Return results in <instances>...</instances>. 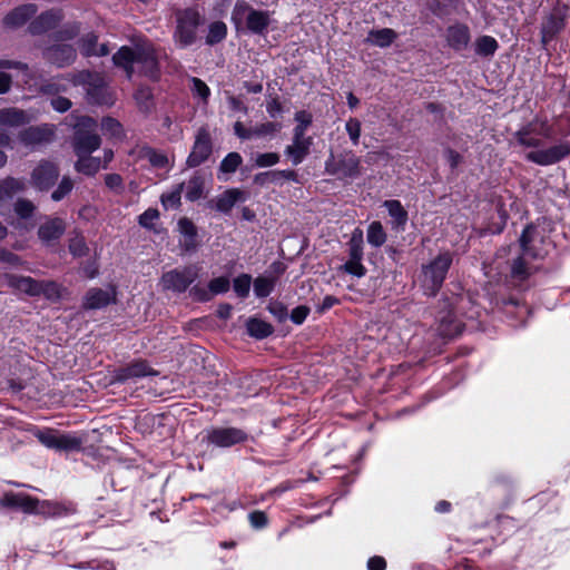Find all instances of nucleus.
<instances>
[{
	"instance_id": "55",
	"label": "nucleus",
	"mask_w": 570,
	"mask_h": 570,
	"mask_svg": "<svg viewBox=\"0 0 570 570\" xmlns=\"http://www.w3.org/2000/svg\"><path fill=\"white\" fill-rule=\"evenodd\" d=\"M208 287H209L210 294L214 296V295L224 294V293L228 292L229 287H230V283L227 277L220 276V277L213 278L208 283Z\"/></svg>"
},
{
	"instance_id": "16",
	"label": "nucleus",
	"mask_w": 570,
	"mask_h": 570,
	"mask_svg": "<svg viewBox=\"0 0 570 570\" xmlns=\"http://www.w3.org/2000/svg\"><path fill=\"white\" fill-rule=\"evenodd\" d=\"M158 375L147 361L137 360L115 371L114 381L125 383L129 380Z\"/></svg>"
},
{
	"instance_id": "40",
	"label": "nucleus",
	"mask_w": 570,
	"mask_h": 570,
	"mask_svg": "<svg viewBox=\"0 0 570 570\" xmlns=\"http://www.w3.org/2000/svg\"><path fill=\"white\" fill-rule=\"evenodd\" d=\"M24 183L20 179L9 177L0 183V203L13 197L14 194L23 190Z\"/></svg>"
},
{
	"instance_id": "62",
	"label": "nucleus",
	"mask_w": 570,
	"mask_h": 570,
	"mask_svg": "<svg viewBox=\"0 0 570 570\" xmlns=\"http://www.w3.org/2000/svg\"><path fill=\"white\" fill-rule=\"evenodd\" d=\"M308 314H309V308L305 305H299L292 309L289 318L294 324L301 325L304 323V321L306 320Z\"/></svg>"
},
{
	"instance_id": "34",
	"label": "nucleus",
	"mask_w": 570,
	"mask_h": 570,
	"mask_svg": "<svg viewBox=\"0 0 570 570\" xmlns=\"http://www.w3.org/2000/svg\"><path fill=\"white\" fill-rule=\"evenodd\" d=\"M242 163L243 158L238 153L232 151L227 154L220 161L218 168V179L226 181L227 177H225L224 175L234 174L237 170V168L242 165Z\"/></svg>"
},
{
	"instance_id": "9",
	"label": "nucleus",
	"mask_w": 570,
	"mask_h": 570,
	"mask_svg": "<svg viewBox=\"0 0 570 570\" xmlns=\"http://www.w3.org/2000/svg\"><path fill=\"white\" fill-rule=\"evenodd\" d=\"M520 246L521 253H523L524 256L539 259L548 255L551 243L543 230L533 225H529L520 236Z\"/></svg>"
},
{
	"instance_id": "58",
	"label": "nucleus",
	"mask_w": 570,
	"mask_h": 570,
	"mask_svg": "<svg viewBox=\"0 0 570 570\" xmlns=\"http://www.w3.org/2000/svg\"><path fill=\"white\" fill-rule=\"evenodd\" d=\"M159 213L155 208H148L145 210L138 218L139 225L151 229L155 225V222L158 219Z\"/></svg>"
},
{
	"instance_id": "47",
	"label": "nucleus",
	"mask_w": 570,
	"mask_h": 570,
	"mask_svg": "<svg viewBox=\"0 0 570 570\" xmlns=\"http://www.w3.org/2000/svg\"><path fill=\"white\" fill-rule=\"evenodd\" d=\"M275 281L269 277L259 276L254 281V293L257 297H267L274 289Z\"/></svg>"
},
{
	"instance_id": "59",
	"label": "nucleus",
	"mask_w": 570,
	"mask_h": 570,
	"mask_svg": "<svg viewBox=\"0 0 570 570\" xmlns=\"http://www.w3.org/2000/svg\"><path fill=\"white\" fill-rule=\"evenodd\" d=\"M105 184L110 190H112L116 194H122L125 189L122 178L118 174L106 175Z\"/></svg>"
},
{
	"instance_id": "38",
	"label": "nucleus",
	"mask_w": 570,
	"mask_h": 570,
	"mask_svg": "<svg viewBox=\"0 0 570 570\" xmlns=\"http://www.w3.org/2000/svg\"><path fill=\"white\" fill-rule=\"evenodd\" d=\"M498 48V41L491 36H481L474 42L475 53L481 57H492Z\"/></svg>"
},
{
	"instance_id": "20",
	"label": "nucleus",
	"mask_w": 570,
	"mask_h": 570,
	"mask_svg": "<svg viewBox=\"0 0 570 570\" xmlns=\"http://www.w3.org/2000/svg\"><path fill=\"white\" fill-rule=\"evenodd\" d=\"M45 57L49 62L62 68L71 65L75 61L77 53L72 46L57 43L45 51Z\"/></svg>"
},
{
	"instance_id": "42",
	"label": "nucleus",
	"mask_w": 570,
	"mask_h": 570,
	"mask_svg": "<svg viewBox=\"0 0 570 570\" xmlns=\"http://www.w3.org/2000/svg\"><path fill=\"white\" fill-rule=\"evenodd\" d=\"M184 184H177L169 191L161 195V204L166 209H176L180 205Z\"/></svg>"
},
{
	"instance_id": "25",
	"label": "nucleus",
	"mask_w": 570,
	"mask_h": 570,
	"mask_svg": "<svg viewBox=\"0 0 570 570\" xmlns=\"http://www.w3.org/2000/svg\"><path fill=\"white\" fill-rule=\"evenodd\" d=\"M32 116L18 108H3L0 110V126L16 128L32 120Z\"/></svg>"
},
{
	"instance_id": "46",
	"label": "nucleus",
	"mask_w": 570,
	"mask_h": 570,
	"mask_svg": "<svg viewBox=\"0 0 570 570\" xmlns=\"http://www.w3.org/2000/svg\"><path fill=\"white\" fill-rule=\"evenodd\" d=\"M563 28V20L558 17H550L542 27V42L550 41Z\"/></svg>"
},
{
	"instance_id": "36",
	"label": "nucleus",
	"mask_w": 570,
	"mask_h": 570,
	"mask_svg": "<svg viewBox=\"0 0 570 570\" xmlns=\"http://www.w3.org/2000/svg\"><path fill=\"white\" fill-rule=\"evenodd\" d=\"M78 160L75 164V168L78 173L87 176H94L99 171L101 167L100 158L92 157L90 155H77Z\"/></svg>"
},
{
	"instance_id": "39",
	"label": "nucleus",
	"mask_w": 570,
	"mask_h": 570,
	"mask_svg": "<svg viewBox=\"0 0 570 570\" xmlns=\"http://www.w3.org/2000/svg\"><path fill=\"white\" fill-rule=\"evenodd\" d=\"M387 235L380 222H372L367 227L366 240L372 247H381L386 242Z\"/></svg>"
},
{
	"instance_id": "41",
	"label": "nucleus",
	"mask_w": 570,
	"mask_h": 570,
	"mask_svg": "<svg viewBox=\"0 0 570 570\" xmlns=\"http://www.w3.org/2000/svg\"><path fill=\"white\" fill-rule=\"evenodd\" d=\"M527 258L529 257L521 253V255L512 261L510 275L513 279L522 282L529 277L531 271L528 266Z\"/></svg>"
},
{
	"instance_id": "12",
	"label": "nucleus",
	"mask_w": 570,
	"mask_h": 570,
	"mask_svg": "<svg viewBox=\"0 0 570 570\" xmlns=\"http://www.w3.org/2000/svg\"><path fill=\"white\" fill-rule=\"evenodd\" d=\"M197 265L186 266L183 269H171L163 274L160 284L164 289L175 293H184L193 284L199 274Z\"/></svg>"
},
{
	"instance_id": "28",
	"label": "nucleus",
	"mask_w": 570,
	"mask_h": 570,
	"mask_svg": "<svg viewBox=\"0 0 570 570\" xmlns=\"http://www.w3.org/2000/svg\"><path fill=\"white\" fill-rule=\"evenodd\" d=\"M138 156L142 160H147L154 168L170 169L171 167L168 156L164 151L154 149L151 147L140 148Z\"/></svg>"
},
{
	"instance_id": "57",
	"label": "nucleus",
	"mask_w": 570,
	"mask_h": 570,
	"mask_svg": "<svg viewBox=\"0 0 570 570\" xmlns=\"http://www.w3.org/2000/svg\"><path fill=\"white\" fill-rule=\"evenodd\" d=\"M272 184H282L284 180L298 183V175L292 169L272 170Z\"/></svg>"
},
{
	"instance_id": "8",
	"label": "nucleus",
	"mask_w": 570,
	"mask_h": 570,
	"mask_svg": "<svg viewBox=\"0 0 570 570\" xmlns=\"http://www.w3.org/2000/svg\"><path fill=\"white\" fill-rule=\"evenodd\" d=\"M364 237L363 230L355 228L347 242V261L341 266V269L346 274L361 278L366 274V267L363 265L364 256Z\"/></svg>"
},
{
	"instance_id": "43",
	"label": "nucleus",
	"mask_w": 570,
	"mask_h": 570,
	"mask_svg": "<svg viewBox=\"0 0 570 570\" xmlns=\"http://www.w3.org/2000/svg\"><path fill=\"white\" fill-rule=\"evenodd\" d=\"M190 91L194 97L198 98L202 105L206 106L210 96L209 87L199 78H190Z\"/></svg>"
},
{
	"instance_id": "32",
	"label": "nucleus",
	"mask_w": 570,
	"mask_h": 570,
	"mask_svg": "<svg viewBox=\"0 0 570 570\" xmlns=\"http://www.w3.org/2000/svg\"><path fill=\"white\" fill-rule=\"evenodd\" d=\"M383 206L387 209L389 215L393 219V227L397 229L403 228L407 222V213L401 202L396 199L385 200Z\"/></svg>"
},
{
	"instance_id": "60",
	"label": "nucleus",
	"mask_w": 570,
	"mask_h": 570,
	"mask_svg": "<svg viewBox=\"0 0 570 570\" xmlns=\"http://www.w3.org/2000/svg\"><path fill=\"white\" fill-rule=\"evenodd\" d=\"M69 250L73 256H83L87 254V245L82 237H73L69 243Z\"/></svg>"
},
{
	"instance_id": "4",
	"label": "nucleus",
	"mask_w": 570,
	"mask_h": 570,
	"mask_svg": "<svg viewBox=\"0 0 570 570\" xmlns=\"http://www.w3.org/2000/svg\"><path fill=\"white\" fill-rule=\"evenodd\" d=\"M452 263V253L445 250L421 266L417 283L424 295L435 296L439 293Z\"/></svg>"
},
{
	"instance_id": "5",
	"label": "nucleus",
	"mask_w": 570,
	"mask_h": 570,
	"mask_svg": "<svg viewBox=\"0 0 570 570\" xmlns=\"http://www.w3.org/2000/svg\"><path fill=\"white\" fill-rule=\"evenodd\" d=\"M29 432L47 449L55 451H77L82 440L73 433H63L50 428L32 426Z\"/></svg>"
},
{
	"instance_id": "17",
	"label": "nucleus",
	"mask_w": 570,
	"mask_h": 570,
	"mask_svg": "<svg viewBox=\"0 0 570 570\" xmlns=\"http://www.w3.org/2000/svg\"><path fill=\"white\" fill-rule=\"evenodd\" d=\"M59 177L57 166L50 161H41L32 171L31 183L39 190H48Z\"/></svg>"
},
{
	"instance_id": "22",
	"label": "nucleus",
	"mask_w": 570,
	"mask_h": 570,
	"mask_svg": "<svg viewBox=\"0 0 570 570\" xmlns=\"http://www.w3.org/2000/svg\"><path fill=\"white\" fill-rule=\"evenodd\" d=\"M66 230V223L59 217H48L38 228L39 239L43 244L58 240Z\"/></svg>"
},
{
	"instance_id": "27",
	"label": "nucleus",
	"mask_w": 570,
	"mask_h": 570,
	"mask_svg": "<svg viewBox=\"0 0 570 570\" xmlns=\"http://www.w3.org/2000/svg\"><path fill=\"white\" fill-rule=\"evenodd\" d=\"M37 12V7L32 3L23 4L10 13H8L3 20L4 24L9 28H18L22 26L30 17Z\"/></svg>"
},
{
	"instance_id": "23",
	"label": "nucleus",
	"mask_w": 570,
	"mask_h": 570,
	"mask_svg": "<svg viewBox=\"0 0 570 570\" xmlns=\"http://www.w3.org/2000/svg\"><path fill=\"white\" fill-rule=\"evenodd\" d=\"M116 292L112 287L91 288L87 292L83 306L88 309L104 308L115 301Z\"/></svg>"
},
{
	"instance_id": "11",
	"label": "nucleus",
	"mask_w": 570,
	"mask_h": 570,
	"mask_svg": "<svg viewBox=\"0 0 570 570\" xmlns=\"http://www.w3.org/2000/svg\"><path fill=\"white\" fill-rule=\"evenodd\" d=\"M360 158L352 151L340 154L337 156L331 154L325 161V171L340 179H353L360 175Z\"/></svg>"
},
{
	"instance_id": "3",
	"label": "nucleus",
	"mask_w": 570,
	"mask_h": 570,
	"mask_svg": "<svg viewBox=\"0 0 570 570\" xmlns=\"http://www.w3.org/2000/svg\"><path fill=\"white\" fill-rule=\"evenodd\" d=\"M0 507L20 510L24 513H41L50 517L68 515L75 511L71 505L39 501L23 492H8L0 497Z\"/></svg>"
},
{
	"instance_id": "64",
	"label": "nucleus",
	"mask_w": 570,
	"mask_h": 570,
	"mask_svg": "<svg viewBox=\"0 0 570 570\" xmlns=\"http://www.w3.org/2000/svg\"><path fill=\"white\" fill-rule=\"evenodd\" d=\"M248 520L254 529H263L267 525V515L263 511L250 512Z\"/></svg>"
},
{
	"instance_id": "54",
	"label": "nucleus",
	"mask_w": 570,
	"mask_h": 570,
	"mask_svg": "<svg viewBox=\"0 0 570 570\" xmlns=\"http://www.w3.org/2000/svg\"><path fill=\"white\" fill-rule=\"evenodd\" d=\"M35 209V205L28 199H18L14 204V212L21 219L30 218Z\"/></svg>"
},
{
	"instance_id": "48",
	"label": "nucleus",
	"mask_w": 570,
	"mask_h": 570,
	"mask_svg": "<svg viewBox=\"0 0 570 570\" xmlns=\"http://www.w3.org/2000/svg\"><path fill=\"white\" fill-rule=\"evenodd\" d=\"M282 126L278 122L267 121L259 124L253 128V138L272 137L281 130Z\"/></svg>"
},
{
	"instance_id": "37",
	"label": "nucleus",
	"mask_w": 570,
	"mask_h": 570,
	"mask_svg": "<svg viewBox=\"0 0 570 570\" xmlns=\"http://www.w3.org/2000/svg\"><path fill=\"white\" fill-rule=\"evenodd\" d=\"M135 100L138 109L142 114H150L155 108L154 95L150 88L139 87L135 94Z\"/></svg>"
},
{
	"instance_id": "49",
	"label": "nucleus",
	"mask_w": 570,
	"mask_h": 570,
	"mask_svg": "<svg viewBox=\"0 0 570 570\" xmlns=\"http://www.w3.org/2000/svg\"><path fill=\"white\" fill-rule=\"evenodd\" d=\"M101 130L104 135L111 138H120L122 136L121 124L111 117H106L101 120Z\"/></svg>"
},
{
	"instance_id": "26",
	"label": "nucleus",
	"mask_w": 570,
	"mask_h": 570,
	"mask_svg": "<svg viewBox=\"0 0 570 570\" xmlns=\"http://www.w3.org/2000/svg\"><path fill=\"white\" fill-rule=\"evenodd\" d=\"M60 11L50 10L42 14H40L36 20H33L29 30L32 35H39L46 32L53 28L61 20Z\"/></svg>"
},
{
	"instance_id": "33",
	"label": "nucleus",
	"mask_w": 570,
	"mask_h": 570,
	"mask_svg": "<svg viewBox=\"0 0 570 570\" xmlns=\"http://www.w3.org/2000/svg\"><path fill=\"white\" fill-rule=\"evenodd\" d=\"M246 330L249 336L257 340L266 338L274 331L272 324L258 317H249L246 322Z\"/></svg>"
},
{
	"instance_id": "10",
	"label": "nucleus",
	"mask_w": 570,
	"mask_h": 570,
	"mask_svg": "<svg viewBox=\"0 0 570 570\" xmlns=\"http://www.w3.org/2000/svg\"><path fill=\"white\" fill-rule=\"evenodd\" d=\"M202 23L198 11L187 9L178 12L177 26L174 33L175 41L183 48L193 45L196 40L197 28Z\"/></svg>"
},
{
	"instance_id": "52",
	"label": "nucleus",
	"mask_w": 570,
	"mask_h": 570,
	"mask_svg": "<svg viewBox=\"0 0 570 570\" xmlns=\"http://www.w3.org/2000/svg\"><path fill=\"white\" fill-rule=\"evenodd\" d=\"M72 187L73 183L71 178L67 176L62 177L58 187L52 191L51 199L55 202H60L72 190Z\"/></svg>"
},
{
	"instance_id": "61",
	"label": "nucleus",
	"mask_w": 570,
	"mask_h": 570,
	"mask_svg": "<svg viewBox=\"0 0 570 570\" xmlns=\"http://www.w3.org/2000/svg\"><path fill=\"white\" fill-rule=\"evenodd\" d=\"M178 228H179V232L186 236L187 238H189L190 240H194V238L196 237L197 235V230H196V227L195 225L193 224V222H190L189 219L187 218H181L179 219L178 222Z\"/></svg>"
},
{
	"instance_id": "30",
	"label": "nucleus",
	"mask_w": 570,
	"mask_h": 570,
	"mask_svg": "<svg viewBox=\"0 0 570 570\" xmlns=\"http://www.w3.org/2000/svg\"><path fill=\"white\" fill-rule=\"evenodd\" d=\"M8 284L10 287L31 296L39 295V289L41 288L39 282L24 276L10 275L8 276Z\"/></svg>"
},
{
	"instance_id": "1",
	"label": "nucleus",
	"mask_w": 570,
	"mask_h": 570,
	"mask_svg": "<svg viewBox=\"0 0 570 570\" xmlns=\"http://www.w3.org/2000/svg\"><path fill=\"white\" fill-rule=\"evenodd\" d=\"M514 137L521 147L532 149L525 158L539 166L554 165L570 155V142L567 140L542 148L544 140L553 137V128L547 119H532L522 126Z\"/></svg>"
},
{
	"instance_id": "18",
	"label": "nucleus",
	"mask_w": 570,
	"mask_h": 570,
	"mask_svg": "<svg viewBox=\"0 0 570 570\" xmlns=\"http://www.w3.org/2000/svg\"><path fill=\"white\" fill-rule=\"evenodd\" d=\"M55 137V127L51 125H41L29 127L19 134L21 144L26 147H36L49 142Z\"/></svg>"
},
{
	"instance_id": "2",
	"label": "nucleus",
	"mask_w": 570,
	"mask_h": 570,
	"mask_svg": "<svg viewBox=\"0 0 570 570\" xmlns=\"http://www.w3.org/2000/svg\"><path fill=\"white\" fill-rule=\"evenodd\" d=\"M117 67L125 69L127 77L138 71L155 80L159 76V67L156 50L150 43H142L136 48L121 47L112 57Z\"/></svg>"
},
{
	"instance_id": "21",
	"label": "nucleus",
	"mask_w": 570,
	"mask_h": 570,
	"mask_svg": "<svg viewBox=\"0 0 570 570\" xmlns=\"http://www.w3.org/2000/svg\"><path fill=\"white\" fill-rule=\"evenodd\" d=\"M246 200V195L238 188H229L209 202L217 212L228 214L238 202Z\"/></svg>"
},
{
	"instance_id": "50",
	"label": "nucleus",
	"mask_w": 570,
	"mask_h": 570,
	"mask_svg": "<svg viewBox=\"0 0 570 570\" xmlns=\"http://www.w3.org/2000/svg\"><path fill=\"white\" fill-rule=\"evenodd\" d=\"M295 120L297 125L293 130V135L306 136L307 128L312 124V115L305 110L297 111L295 114Z\"/></svg>"
},
{
	"instance_id": "19",
	"label": "nucleus",
	"mask_w": 570,
	"mask_h": 570,
	"mask_svg": "<svg viewBox=\"0 0 570 570\" xmlns=\"http://www.w3.org/2000/svg\"><path fill=\"white\" fill-rule=\"evenodd\" d=\"M313 138L311 136L293 135L292 144L286 146L284 154L289 158L294 166L299 165L309 154Z\"/></svg>"
},
{
	"instance_id": "24",
	"label": "nucleus",
	"mask_w": 570,
	"mask_h": 570,
	"mask_svg": "<svg viewBox=\"0 0 570 570\" xmlns=\"http://www.w3.org/2000/svg\"><path fill=\"white\" fill-rule=\"evenodd\" d=\"M446 41L456 51L465 49L470 42L469 27L461 23L450 26L446 30Z\"/></svg>"
},
{
	"instance_id": "56",
	"label": "nucleus",
	"mask_w": 570,
	"mask_h": 570,
	"mask_svg": "<svg viewBox=\"0 0 570 570\" xmlns=\"http://www.w3.org/2000/svg\"><path fill=\"white\" fill-rule=\"evenodd\" d=\"M346 132L354 146L358 145L361 136V122L356 118H350L345 124Z\"/></svg>"
},
{
	"instance_id": "15",
	"label": "nucleus",
	"mask_w": 570,
	"mask_h": 570,
	"mask_svg": "<svg viewBox=\"0 0 570 570\" xmlns=\"http://www.w3.org/2000/svg\"><path fill=\"white\" fill-rule=\"evenodd\" d=\"M213 151L212 136L206 127L197 130L195 141L186 164L188 167H197L206 161Z\"/></svg>"
},
{
	"instance_id": "29",
	"label": "nucleus",
	"mask_w": 570,
	"mask_h": 570,
	"mask_svg": "<svg viewBox=\"0 0 570 570\" xmlns=\"http://www.w3.org/2000/svg\"><path fill=\"white\" fill-rule=\"evenodd\" d=\"M97 40H98V37L92 32L87 33L83 37H81V39L79 40L80 52L85 57L107 56L109 53V49H108L107 45L102 43L99 47H97Z\"/></svg>"
},
{
	"instance_id": "13",
	"label": "nucleus",
	"mask_w": 570,
	"mask_h": 570,
	"mask_svg": "<svg viewBox=\"0 0 570 570\" xmlns=\"http://www.w3.org/2000/svg\"><path fill=\"white\" fill-rule=\"evenodd\" d=\"M206 441L217 448H230L248 440V434L238 428H212L207 430Z\"/></svg>"
},
{
	"instance_id": "35",
	"label": "nucleus",
	"mask_w": 570,
	"mask_h": 570,
	"mask_svg": "<svg viewBox=\"0 0 570 570\" xmlns=\"http://www.w3.org/2000/svg\"><path fill=\"white\" fill-rule=\"evenodd\" d=\"M396 37L397 35L394 30L383 28L380 30H371L366 41L380 48H386L396 39Z\"/></svg>"
},
{
	"instance_id": "7",
	"label": "nucleus",
	"mask_w": 570,
	"mask_h": 570,
	"mask_svg": "<svg viewBox=\"0 0 570 570\" xmlns=\"http://www.w3.org/2000/svg\"><path fill=\"white\" fill-rule=\"evenodd\" d=\"M73 149L76 155H91L100 146L97 122L91 117H80L75 125Z\"/></svg>"
},
{
	"instance_id": "53",
	"label": "nucleus",
	"mask_w": 570,
	"mask_h": 570,
	"mask_svg": "<svg viewBox=\"0 0 570 570\" xmlns=\"http://www.w3.org/2000/svg\"><path fill=\"white\" fill-rule=\"evenodd\" d=\"M279 159L281 156L277 153L257 154L255 157V166L258 168L272 167L277 165Z\"/></svg>"
},
{
	"instance_id": "45",
	"label": "nucleus",
	"mask_w": 570,
	"mask_h": 570,
	"mask_svg": "<svg viewBox=\"0 0 570 570\" xmlns=\"http://www.w3.org/2000/svg\"><path fill=\"white\" fill-rule=\"evenodd\" d=\"M439 332L444 337L455 336L461 332V323L454 320L452 313H449L448 316L441 318Z\"/></svg>"
},
{
	"instance_id": "31",
	"label": "nucleus",
	"mask_w": 570,
	"mask_h": 570,
	"mask_svg": "<svg viewBox=\"0 0 570 570\" xmlns=\"http://www.w3.org/2000/svg\"><path fill=\"white\" fill-rule=\"evenodd\" d=\"M184 184L185 197L189 202H196L203 196L205 188V178L202 174L195 173L187 183Z\"/></svg>"
},
{
	"instance_id": "44",
	"label": "nucleus",
	"mask_w": 570,
	"mask_h": 570,
	"mask_svg": "<svg viewBox=\"0 0 570 570\" xmlns=\"http://www.w3.org/2000/svg\"><path fill=\"white\" fill-rule=\"evenodd\" d=\"M226 24L222 21H215L209 24L208 35L206 37V43L210 46L218 43L226 38Z\"/></svg>"
},
{
	"instance_id": "14",
	"label": "nucleus",
	"mask_w": 570,
	"mask_h": 570,
	"mask_svg": "<svg viewBox=\"0 0 570 570\" xmlns=\"http://www.w3.org/2000/svg\"><path fill=\"white\" fill-rule=\"evenodd\" d=\"M73 85L83 86L88 99L94 104H106V86L104 79L98 73H91L89 71H80L75 75L71 79Z\"/></svg>"
},
{
	"instance_id": "51",
	"label": "nucleus",
	"mask_w": 570,
	"mask_h": 570,
	"mask_svg": "<svg viewBox=\"0 0 570 570\" xmlns=\"http://www.w3.org/2000/svg\"><path fill=\"white\" fill-rule=\"evenodd\" d=\"M252 277L248 274H242L234 279L233 287L237 296L244 298L249 294Z\"/></svg>"
},
{
	"instance_id": "63",
	"label": "nucleus",
	"mask_w": 570,
	"mask_h": 570,
	"mask_svg": "<svg viewBox=\"0 0 570 570\" xmlns=\"http://www.w3.org/2000/svg\"><path fill=\"white\" fill-rule=\"evenodd\" d=\"M39 295L43 294L47 298H57L59 296V286L55 282H39Z\"/></svg>"
},
{
	"instance_id": "6",
	"label": "nucleus",
	"mask_w": 570,
	"mask_h": 570,
	"mask_svg": "<svg viewBox=\"0 0 570 570\" xmlns=\"http://www.w3.org/2000/svg\"><path fill=\"white\" fill-rule=\"evenodd\" d=\"M232 21L236 27L245 23L250 32L262 35L267 29L271 18L267 11L254 9L246 1L238 0L232 11Z\"/></svg>"
}]
</instances>
